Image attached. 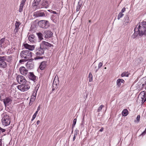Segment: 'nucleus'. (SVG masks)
<instances>
[{"label": "nucleus", "instance_id": "nucleus-62", "mask_svg": "<svg viewBox=\"0 0 146 146\" xmlns=\"http://www.w3.org/2000/svg\"><path fill=\"white\" fill-rule=\"evenodd\" d=\"M97 68V67L96 66L95 67V68Z\"/></svg>", "mask_w": 146, "mask_h": 146}, {"label": "nucleus", "instance_id": "nucleus-19", "mask_svg": "<svg viewBox=\"0 0 146 146\" xmlns=\"http://www.w3.org/2000/svg\"><path fill=\"white\" fill-rule=\"evenodd\" d=\"M26 66L28 68L31 69L33 68L34 64L33 62H28L26 64Z\"/></svg>", "mask_w": 146, "mask_h": 146}, {"label": "nucleus", "instance_id": "nucleus-22", "mask_svg": "<svg viewBox=\"0 0 146 146\" xmlns=\"http://www.w3.org/2000/svg\"><path fill=\"white\" fill-rule=\"evenodd\" d=\"M124 19V24L125 25H127L129 22V17L128 16L125 15V17Z\"/></svg>", "mask_w": 146, "mask_h": 146}, {"label": "nucleus", "instance_id": "nucleus-28", "mask_svg": "<svg viewBox=\"0 0 146 146\" xmlns=\"http://www.w3.org/2000/svg\"><path fill=\"white\" fill-rule=\"evenodd\" d=\"M5 39L4 38H2L0 40V47L3 46L4 47V44L5 43Z\"/></svg>", "mask_w": 146, "mask_h": 146}, {"label": "nucleus", "instance_id": "nucleus-20", "mask_svg": "<svg viewBox=\"0 0 146 146\" xmlns=\"http://www.w3.org/2000/svg\"><path fill=\"white\" fill-rule=\"evenodd\" d=\"M36 16L37 17L45 16L44 12L42 11H38L36 12Z\"/></svg>", "mask_w": 146, "mask_h": 146}, {"label": "nucleus", "instance_id": "nucleus-26", "mask_svg": "<svg viewBox=\"0 0 146 146\" xmlns=\"http://www.w3.org/2000/svg\"><path fill=\"white\" fill-rule=\"evenodd\" d=\"M20 23H19L16 22L15 24V32H17L19 29V26L20 25Z\"/></svg>", "mask_w": 146, "mask_h": 146}, {"label": "nucleus", "instance_id": "nucleus-33", "mask_svg": "<svg viewBox=\"0 0 146 146\" xmlns=\"http://www.w3.org/2000/svg\"><path fill=\"white\" fill-rule=\"evenodd\" d=\"M123 15L124 14L123 13L120 12L118 15L117 19L119 20L121 18H122Z\"/></svg>", "mask_w": 146, "mask_h": 146}, {"label": "nucleus", "instance_id": "nucleus-27", "mask_svg": "<svg viewBox=\"0 0 146 146\" xmlns=\"http://www.w3.org/2000/svg\"><path fill=\"white\" fill-rule=\"evenodd\" d=\"M128 114V111L127 109H124L122 112V114L123 116H126Z\"/></svg>", "mask_w": 146, "mask_h": 146}, {"label": "nucleus", "instance_id": "nucleus-4", "mask_svg": "<svg viewBox=\"0 0 146 146\" xmlns=\"http://www.w3.org/2000/svg\"><path fill=\"white\" fill-rule=\"evenodd\" d=\"M17 87L21 91L24 92L28 90L30 88V86L29 84L26 82L25 84H21V85L18 86Z\"/></svg>", "mask_w": 146, "mask_h": 146}, {"label": "nucleus", "instance_id": "nucleus-61", "mask_svg": "<svg viewBox=\"0 0 146 146\" xmlns=\"http://www.w3.org/2000/svg\"><path fill=\"white\" fill-rule=\"evenodd\" d=\"M1 105H0V109H1Z\"/></svg>", "mask_w": 146, "mask_h": 146}, {"label": "nucleus", "instance_id": "nucleus-59", "mask_svg": "<svg viewBox=\"0 0 146 146\" xmlns=\"http://www.w3.org/2000/svg\"><path fill=\"white\" fill-rule=\"evenodd\" d=\"M8 58H11V57H10V56H9L8 57Z\"/></svg>", "mask_w": 146, "mask_h": 146}, {"label": "nucleus", "instance_id": "nucleus-51", "mask_svg": "<svg viewBox=\"0 0 146 146\" xmlns=\"http://www.w3.org/2000/svg\"><path fill=\"white\" fill-rule=\"evenodd\" d=\"M77 135V132H76V133H75L74 134V136H75V137H76V136Z\"/></svg>", "mask_w": 146, "mask_h": 146}, {"label": "nucleus", "instance_id": "nucleus-24", "mask_svg": "<svg viewBox=\"0 0 146 146\" xmlns=\"http://www.w3.org/2000/svg\"><path fill=\"white\" fill-rule=\"evenodd\" d=\"M136 27L134 29V33L133 34L132 36V38H135L138 35V34H139V31L138 30H135Z\"/></svg>", "mask_w": 146, "mask_h": 146}, {"label": "nucleus", "instance_id": "nucleus-47", "mask_svg": "<svg viewBox=\"0 0 146 146\" xmlns=\"http://www.w3.org/2000/svg\"><path fill=\"white\" fill-rule=\"evenodd\" d=\"M0 146H2V139H0Z\"/></svg>", "mask_w": 146, "mask_h": 146}, {"label": "nucleus", "instance_id": "nucleus-58", "mask_svg": "<svg viewBox=\"0 0 146 146\" xmlns=\"http://www.w3.org/2000/svg\"><path fill=\"white\" fill-rule=\"evenodd\" d=\"M34 119H35L34 118H33V117H32V119H31V121H33Z\"/></svg>", "mask_w": 146, "mask_h": 146}, {"label": "nucleus", "instance_id": "nucleus-55", "mask_svg": "<svg viewBox=\"0 0 146 146\" xmlns=\"http://www.w3.org/2000/svg\"><path fill=\"white\" fill-rule=\"evenodd\" d=\"M23 62V60H20L19 62Z\"/></svg>", "mask_w": 146, "mask_h": 146}, {"label": "nucleus", "instance_id": "nucleus-34", "mask_svg": "<svg viewBox=\"0 0 146 146\" xmlns=\"http://www.w3.org/2000/svg\"><path fill=\"white\" fill-rule=\"evenodd\" d=\"M37 34L38 36V38L40 40L43 39L42 38V35L40 33H37Z\"/></svg>", "mask_w": 146, "mask_h": 146}, {"label": "nucleus", "instance_id": "nucleus-42", "mask_svg": "<svg viewBox=\"0 0 146 146\" xmlns=\"http://www.w3.org/2000/svg\"><path fill=\"white\" fill-rule=\"evenodd\" d=\"M26 1V0H22L20 4L24 5Z\"/></svg>", "mask_w": 146, "mask_h": 146}, {"label": "nucleus", "instance_id": "nucleus-50", "mask_svg": "<svg viewBox=\"0 0 146 146\" xmlns=\"http://www.w3.org/2000/svg\"><path fill=\"white\" fill-rule=\"evenodd\" d=\"M36 93H33V96H34V97H35L36 96Z\"/></svg>", "mask_w": 146, "mask_h": 146}, {"label": "nucleus", "instance_id": "nucleus-56", "mask_svg": "<svg viewBox=\"0 0 146 146\" xmlns=\"http://www.w3.org/2000/svg\"><path fill=\"white\" fill-rule=\"evenodd\" d=\"M2 73V71L1 70H0V75Z\"/></svg>", "mask_w": 146, "mask_h": 146}, {"label": "nucleus", "instance_id": "nucleus-30", "mask_svg": "<svg viewBox=\"0 0 146 146\" xmlns=\"http://www.w3.org/2000/svg\"><path fill=\"white\" fill-rule=\"evenodd\" d=\"M142 84V86H143L146 84V77L142 78L141 80Z\"/></svg>", "mask_w": 146, "mask_h": 146}, {"label": "nucleus", "instance_id": "nucleus-1", "mask_svg": "<svg viewBox=\"0 0 146 146\" xmlns=\"http://www.w3.org/2000/svg\"><path fill=\"white\" fill-rule=\"evenodd\" d=\"M146 22L143 21L140 23L139 25L136 27L135 30H138L139 36L146 35Z\"/></svg>", "mask_w": 146, "mask_h": 146}, {"label": "nucleus", "instance_id": "nucleus-41", "mask_svg": "<svg viewBox=\"0 0 146 146\" xmlns=\"http://www.w3.org/2000/svg\"><path fill=\"white\" fill-rule=\"evenodd\" d=\"M5 131V129H3L1 128L0 127V134H1V133H3Z\"/></svg>", "mask_w": 146, "mask_h": 146}, {"label": "nucleus", "instance_id": "nucleus-44", "mask_svg": "<svg viewBox=\"0 0 146 146\" xmlns=\"http://www.w3.org/2000/svg\"><path fill=\"white\" fill-rule=\"evenodd\" d=\"M140 117V115H138L136 119L138 122H139V121Z\"/></svg>", "mask_w": 146, "mask_h": 146}, {"label": "nucleus", "instance_id": "nucleus-36", "mask_svg": "<svg viewBox=\"0 0 146 146\" xmlns=\"http://www.w3.org/2000/svg\"><path fill=\"white\" fill-rule=\"evenodd\" d=\"M104 107V106L103 105H101L98 108L97 111L98 112H99L100 111L102 110V109Z\"/></svg>", "mask_w": 146, "mask_h": 146}, {"label": "nucleus", "instance_id": "nucleus-15", "mask_svg": "<svg viewBox=\"0 0 146 146\" xmlns=\"http://www.w3.org/2000/svg\"><path fill=\"white\" fill-rule=\"evenodd\" d=\"M44 33L45 34V38H48L52 36V33L51 31H46L44 32Z\"/></svg>", "mask_w": 146, "mask_h": 146}, {"label": "nucleus", "instance_id": "nucleus-29", "mask_svg": "<svg viewBox=\"0 0 146 146\" xmlns=\"http://www.w3.org/2000/svg\"><path fill=\"white\" fill-rule=\"evenodd\" d=\"M81 6L82 4H80L79 2H78L76 6V11L77 12L78 11H79Z\"/></svg>", "mask_w": 146, "mask_h": 146}, {"label": "nucleus", "instance_id": "nucleus-14", "mask_svg": "<svg viewBox=\"0 0 146 146\" xmlns=\"http://www.w3.org/2000/svg\"><path fill=\"white\" fill-rule=\"evenodd\" d=\"M41 0H34V2L33 4V8L35 10L38 9V5L39 4Z\"/></svg>", "mask_w": 146, "mask_h": 146}, {"label": "nucleus", "instance_id": "nucleus-43", "mask_svg": "<svg viewBox=\"0 0 146 146\" xmlns=\"http://www.w3.org/2000/svg\"><path fill=\"white\" fill-rule=\"evenodd\" d=\"M48 11L49 12H50L51 13H53V14H56V11H52L51 10H48Z\"/></svg>", "mask_w": 146, "mask_h": 146}, {"label": "nucleus", "instance_id": "nucleus-40", "mask_svg": "<svg viewBox=\"0 0 146 146\" xmlns=\"http://www.w3.org/2000/svg\"><path fill=\"white\" fill-rule=\"evenodd\" d=\"M56 3H54L52 6V9H56L57 8L56 6Z\"/></svg>", "mask_w": 146, "mask_h": 146}, {"label": "nucleus", "instance_id": "nucleus-37", "mask_svg": "<svg viewBox=\"0 0 146 146\" xmlns=\"http://www.w3.org/2000/svg\"><path fill=\"white\" fill-rule=\"evenodd\" d=\"M103 65V64L102 62H100L99 64H98V69H97L96 70V72H97L98 70V69L100 68Z\"/></svg>", "mask_w": 146, "mask_h": 146}, {"label": "nucleus", "instance_id": "nucleus-39", "mask_svg": "<svg viewBox=\"0 0 146 146\" xmlns=\"http://www.w3.org/2000/svg\"><path fill=\"white\" fill-rule=\"evenodd\" d=\"M77 119L76 118L74 119L73 120V123L72 124V127H74L76 123Z\"/></svg>", "mask_w": 146, "mask_h": 146}, {"label": "nucleus", "instance_id": "nucleus-21", "mask_svg": "<svg viewBox=\"0 0 146 146\" xmlns=\"http://www.w3.org/2000/svg\"><path fill=\"white\" fill-rule=\"evenodd\" d=\"M49 4V2L46 1H44L42 4V5L43 7L46 8H48Z\"/></svg>", "mask_w": 146, "mask_h": 146}, {"label": "nucleus", "instance_id": "nucleus-54", "mask_svg": "<svg viewBox=\"0 0 146 146\" xmlns=\"http://www.w3.org/2000/svg\"><path fill=\"white\" fill-rule=\"evenodd\" d=\"M76 137H75V136H74L73 137V141H74L75 140V139H76Z\"/></svg>", "mask_w": 146, "mask_h": 146}, {"label": "nucleus", "instance_id": "nucleus-52", "mask_svg": "<svg viewBox=\"0 0 146 146\" xmlns=\"http://www.w3.org/2000/svg\"><path fill=\"white\" fill-rule=\"evenodd\" d=\"M39 123H40V121L39 120H38L36 122L37 124V125H38Z\"/></svg>", "mask_w": 146, "mask_h": 146}, {"label": "nucleus", "instance_id": "nucleus-11", "mask_svg": "<svg viewBox=\"0 0 146 146\" xmlns=\"http://www.w3.org/2000/svg\"><path fill=\"white\" fill-rule=\"evenodd\" d=\"M12 102V98L9 97L6 98L3 100V102L5 106H8Z\"/></svg>", "mask_w": 146, "mask_h": 146}, {"label": "nucleus", "instance_id": "nucleus-18", "mask_svg": "<svg viewBox=\"0 0 146 146\" xmlns=\"http://www.w3.org/2000/svg\"><path fill=\"white\" fill-rule=\"evenodd\" d=\"M28 77L29 78L33 81L36 79V77L33 72H30L29 73Z\"/></svg>", "mask_w": 146, "mask_h": 146}, {"label": "nucleus", "instance_id": "nucleus-13", "mask_svg": "<svg viewBox=\"0 0 146 146\" xmlns=\"http://www.w3.org/2000/svg\"><path fill=\"white\" fill-rule=\"evenodd\" d=\"M23 45L26 49L31 51L33 50L35 48V46L34 45H30L27 43L24 44Z\"/></svg>", "mask_w": 146, "mask_h": 146}, {"label": "nucleus", "instance_id": "nucleus-49", "mask_svg": "<svg viewBox=\"0 0 146 146\" xmlns=\"http://www.w3.org/2000/svg\"><path fill=\"white\" fill-rule=\"evenodd\" d=\"M104 130V128L103 127H102L101 128L100 130V132H102Z\"/></svg>", "mask_w": 146, "mask_h": 146}, {"label": "nucleus", "instance_id": "nucleus-17", "mask_svg": "<svg viewBox=\"0 0 146 146\" xmlns=\"http://www.w3.org/2000/svg\"><path fill=\"white\" fill-rule=\"evenodd\" d=\"M46 62L43 61L41 63L39 67L41 70H42L46 67Z\"/></svg>", "mask_w": 146, "mask_h": 146}, {"label": "nucleus", "instance_id": "nucleus-32", "mask_svg": "<svg viewBox=\"0 0 146 146\" xmlns=\"http://www.w3.org/2000/svg\"><path fill=\"white\" fill-rule=\"evenodd\" d=\"M88 78H89V82H92L93 80V76L92 74L91 73H90L89 74Z\"/></svg>", "mask_w": 146, "mask_h": 146}, {"label": "nucleus", "instance_id": "nucleus-60", "mask_svg": "<svg viewBox=\"0 0 146 146\" xmlns=\"http://www.w3.org/2000/svg\"><path fill=\"white\" fill-rule=\"evenodd\" d=\"M104 69H106V67H105V68H104Z\"/></svg>", "mask_w": 146, "mask_h": 146}, {"label": "nucleus", "instance_id": "nucleus-46", "mask_svg": "<svg viewBox=\"0 0 146 146\" xmlns=\"http://www.w3.org/2000/svg\"><path fill=\"white\" fill-rule=\"evenodd\" d=\"M40 106H39L38 107L37 111H39L40 110Z\"/></svg>", "mask_w": 146, "mask_h": 146}, {"label": "nucleus", "instance_id": "nucleus-23", "mask_svg": "<svg viewBox=\"0 0 146 146\" xmlns=\"http://www.w3.org/2000/svg\"><path fill=\"white\" fill-rule=\"evenodd\" d=\"M35 37L34 35H31L29 36L28 39L31 42H34L35 40Z\"/></svg>", "mask_w": 146, "mask_h": 146}, {"label": "nucleus", "instance_id": "nucleus-53", "mask_svg": "<svg viewBox=\"0 0 146 146\" xmlns=\"http://www.w3.org/2000/svg\"><path fill=\"white\" fill-rule=\"evenodd\" d=\"M38 111H36V112L35 113H34V114H36L37 115V113H38Z\"/></svg>", "mask_w": 146, "mask_h": 146}, {"label": "nucleus", "instance_id": "nucleus-6", "mask_svg": "<svg viewBox=\"0 0 146 146\" xmlns=\"http://www.w3.org/2000/svg\"><path fill=\"white\" fill-rule=\"evenodd\" d=\"M44 53V50L42 48H40L38 49V50L36 52V54L37 56L41 55H42ZM42 57H40L39 56H37L36 57H35L34 59L35 60H36L37 59H42Z\"/></svg>", "mask_w": 146, "mask_h": 146}, {"label": "nucleus", "instance_id": "nucleus-2", "mask_svg": "<svg viewBox=\"0 0 146 146\" xmlns=\"http://www.w3.org/2000/svg\"><path fill=\"white\" fill-rule=\"evenodd\" d=\"M20 56L22 58L29 59L32 56V53L29 50H24L20 53Z\"/></svg>", "mask_w": 146, "mask_h": 146}, {"label": "nucleus", "instance_id": "nucleus-57", "mask_svg": "<svg viewBox=\"0 0 146 146\" xmlns=\"http://www.w3.org/2000/svg\"><path fill=\"white\" fill-rule=\"evenodd\" d=\"M31 101H30V103H29V105H31L32 104V103L31 102Z\"/></svg>", "mask_w": 146, "mask_h": 146}, {"label": "nucleus", "instance_id": "nucleus-45", "mask_svg": "<svg viewBox=\"0 0 146 146\" xmlns=\"http://www.w3.org/2000/svg\"><path fill=\"white\" fill-rule=\"evenodd\" d=\"M125 11V7H123L121 11L120 12L123 13H124Z\"/></svg>", "mask_w": 146, "mask_h": 146}, {"label": "nucleus", "instance_id": "nucleus-9", "mask_svg": "<svg viewBox=\"0 0 146 146\" xmlns=\"http://www.w3.org/2000/svg\"><path fill=\"white\" fill-rule=\"evenodd\" d=\"M17 82L20 84H25L27 82L25 77L21 75H18L16 78Z\"/></svg>", "mask_w": 146, "mask_h": 146}, {"label": "nucleus", "instance_id": "nucleus-25", "mask_svg": "<svg viewBox=\"0 0 146 146\" xmlns=\"http://www.w3.org/2000/svg\"><path fill=\"white\" fill-rule=\"evenodd\" d=\"M59 80H58V77L57 76L56 78V76L53 82V87H54V86H56L58 84H59Z\"/></svg>", "mask_w": 146, "mask_h": 146}, {"label": "nucleus", "instance_id": "nucleus-38", "mask_svg": "<svg viewBox=\"0 0 146 146\" xmlns=\"http://www.w3.org/2000/svg\"><path fill=\"white\" fill-rule=\"evenodd\" d=\"M24 6L20 4L19 8V12H21L22 11Z\"/></svg>", "mask_w": 146, "mask_h": 146}, {"label": "nucleus", "instance_id": "nucleus-48", "mask_svg": "<svg viewBox=\"0 0 146 146\" xmlns=\"http://www.w3.org/2000/svg\"><path fill=\"white\" fill-rule=\"evenodd\" d=\"M36 116V115L34 114L33 115L32 117H33V118H34L35 119V118Z\"/></svg>", "mask_w": 146, "mask_h": 146}, {"label": "nucleus", "instance_id": "nucleus-5", "mask_svg": "<svg viewBox=\"0 0 146 146\" xmlns=\"http://www.w3.org/2000/svg\"><path fill=\"white\" fill-rule=\"evenodd\" d=\"M38 24L40 27L43 28H47L49 26V22L46 20L40 21L38 22Z\"/></svg>", "mask_w": 146, "mask_h": 146}, {"label": "nucleus", "instance_id": "nucleus-8", "mask_svg": "<svg viewBox=\"0 0 146 146\" xmlns=\"http://www.w3.org/2000/svg\"><path fill=\"white\" fill-rule=\"evenodd\" d=\"M52 46L51 44L44 41H42L40 43V47L43 49L48 48L49 47H51Z\"/></svg>", "mask_w": 146, "mask_h": 146}, {"label": "nucleus", "instance_id": "nucleus-16", "mask_svg": "<svg viewBox=\"0 0 146 146\" xmlns=\"http://www.w3.org/2000/svg\"><path fill=\"white\" fill-rule=\"evenodd\" d=\"M125 81L122 79H118L116 81V86L117 87L119 88L121 85V83H124Z\"/></svg>", "mask_w": 146, "mask_h": 146}, {"label": "nucleus", "instance_id": "nucleus-35", "mask_svg": "<svg viewBox=\"0 0 146 146\" xmlns=\"http://www.w3.org/2000/svg\"><path fill=\"white\" fill-rule=\"evenodd\" d=\"M142 60V58L141 57L139 59H137L135 61V62H136V63L137 64L140 63V61H141Z\"/></svg>", "mask_w": 146, "mask_h": 146}, {"label": "nucleus", "instance_id": "nucleus-10", "mask_svg": "<svg viewBox=\"0 0 146 146\" xmlns=\"http://www.w3.org/2000/svg\"><path fill=\"white\" fill-rule=\"evenodd\" d=\"M138 98L141 99L142 102L143 103L146 101V92L143 91L140 93Z\"/></svg>", "mask_w": 146, "mask_h": 146}, {"label": "nucleus", "instance_id": "nucleus-7", "mask_svg": "<svg viewBox=\"0 0 146 146\" xmlns=\"http://www.w3.org/2000/svg\"><path fill=\"white\" fill-rule=\"evenodd\" d=\"M5 56H0V68H4L7 67V63L5 61Z\"/></svg>", "mask_w": 146, "mask_h": 146}, {"label": "nucleus", "instance_id": "nucleus-31", "mask_svg": "<svg viewBox=\"0 0 146 146\" xmlns=\"http://www.w3.org/2000/svg\"><path fill=\"white\" fill-rule=\"evenodd\" d=\"M129 74L127 72H125L122 73L121 74V76L122 77H123L124 76H126L128 77V76Z\"/></svg>", "mask_w": 146, "mask_h": 146}, {"label": "nucleus", "instance_id": "nucleus-3", "mask_svg": "<svg viewBox=\"0 0 146 146\" xmlns=\"http://www.w3.org/2000/svg\"><path fill=\"white\" fill-rule=\"evenodd\" d=\"M3 117L2 119L3 125L5 126L9 125L11 122V117L9 115L7 114H4L2 115Z\"/></svg>", "mask_w": 146, "mask_h": 146}, {"label": "nucleus", "instance_id": "nucleus-12", "mask_svg": "<svg viewBox=\"0 0 146 146\" xmlns=\"http://www.w3.org/2000/svg\"><path fill=\"white\" fill-rule=\"evenodd\" d=\"M19 71L21 74L24 76H26L27 74L28 70L24 67H21L19 68Z\"/></svg>", "mask_w": 146, "mask_h": 146}]
</instances>
